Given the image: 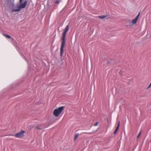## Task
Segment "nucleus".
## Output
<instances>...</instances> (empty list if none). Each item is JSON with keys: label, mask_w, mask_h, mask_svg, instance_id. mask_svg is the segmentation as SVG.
Masks as SVG:
<instances>
[{"label": "nucleus", "mask_w": 151, "mask_h": 151, "mask_svg": "<svg viewBox=\"0 0 151 151\" xmlns=\"http://www.w3.org/2000/svg\"><path fill=\"white\" fill-rule=\"evenodd\" d=\"M22 0H19V3L21 4L20 6H19L17 7V9H13L12 10V12H18L20 11L21 9L24 8L26 6L27 4V1H25L24 3L22 4Z\"/></svg>", "instance_id": "obj_1"}, {"label": "nucleus", "mask_w": 151, "mask_h": 151, "mask_svg": "<svg viewBox=\"0 0 151 151\" xmlns=\"http://www.w3.org/2000/svg\"><path fill=\"white\" fill-rule=\"evenodd\" d=\"M67 32L64 31L63 33V36L62 37V42L60 48V54L61 56H62L63 52V48L64 46V45L65 43V37L66 34Z\"/></svg>", "instance_id": "obj_2"}, {"label": "nucleus", "mask_w": 151, "mask_h": 151, "mask_svg": "<svg viewBox=\"0 0 151 151\" xmlns=\"http://www.w3.org/2000/svg\"><path fill=\"white\" fill-rule=\"evenodd\" d=\"M64 108V107L61 106L57 109H55L53 112L54 115L56 117L58 116L62 112Z\"/></svg>", "instance_id": "obj_3"}, {"label": "nucleus", "mask_w": 151, "mask_h": 151, "mask_svg": "<svg viewBox=\"0 0 151 151\" xmlns=\"http://www.w3.org/2000/svg\"><path fill=\"white\" fill-rule=\"evenodd\" d=\"M25 132L24 131L22 130L21 132L17 133L15 136L17 138H21L23 136Z\"/></svg>", "instance_id": "obj_4"}, {"label": "nucleus", "mask_w": 151, "mask_h": 151, "mask_svg": "<svg viewBox=\"0 0 151 151\" xmlns=\"http://www.w3.org/2000/svg\"><path fill=\"white\" fill-rule=\"evenodd\" d=\"M139 15H140V12H139V14L137 15V16L134 19L132 20V23L133 24H134L136 23V22L138 19V18L139 16Z\"/></svg>", "instance_id": "obj_5"}, {"label": "nucleus", "mask_w": 151, "mask_h": 151, "mask_svg": "<svg viewBox=\"0 0 151 151\" xmlns=\"http://www.w3.org/2000/svg\"><path fill=\"white\" fill-rule=\"evenodd\" d=\"M119 122L117 127H116V129L114 131V134H116V133L117 132V130L119 129Z\"/></svg>", "instance_id": "obj_6"}, {"label": "nucleus", "mask_w": 151, "mask_h": 151, "mask_svg": "<svg viewBox=\"0 0 151 151\" xmlns=\"http://www.w3.org/2000/svg\"><path fill=\"white\" fill-rule=\"evenodd\" d=\"M107 15H101L98 16V17L101 19H103L106 17Z\"/></svg>", "instance_id": "obj_7"}, {"label": "nucleus", "mask_w": 151, "mask_h": 151, "mask_svg": "<svg viewBox=\"0 0 151 151\" xmlns=\"http://www.w3.org/2000/svg\"><path fill=\"white\" fill-rule=\"evenodd\" d=\"M69 29V26L68 25H67L65 27L64 31L67 32Z\"/></svg>", "instance_id": "obj_8"}, {"label": "nucleus", "mask_w": 151, "mask_h": 151, "mask_svg": "<svg viewBox=\"0 0 151 151\" xmlns=\"http://www.w3.org/2000/svg\"><path fill=\"white\" fill-rule=\"evenodd\" d=\"M4 35L7 38L9 39H10L11 38V36L9 35H6V34H4Z\"/></svg>", "instance_id": "obj_9"}, {"label": "nucleus", "mask_w": 151, "mask_h": 151, "mask_svg": "<svg viewBox=\"0 0 151 151\" xmlns=\"http://www.w3.org/2000/svg\"><path fill=\"white\" fill-rule=\"evenodd\" d=\"M78 137V134H76L75 135L74 138V140H75Z\"/></svg>", "instance_id": "obj_10"}, {"label": "nucleus", "mask_w": 151, "mask_h": 151, "mask_svg": "<svg viewBox=\"0 0 151 151\" xmlns=\"http://www.w3.org/2000/svg\"><path fill=\"white\" fill-rule=\"evenodd\" d=\"M141 133H142V131H141H141H140L139 132V133L138 135L137 136V138H138L140 136V135L141 134Z\"/></svg>", "instance_id": "obj_11"}, {"label": "nucleus", "mask_w": 151, "mask_h": 151, "mask_svg": "<svg viewBox=\"0 0 151 151\" xmlns=\"http://www.w3.org/2000/svg\"><path fill=\"white\" fill-rule=\"evenodd\" d=\"M151 87V83H150L148 87H147V89H148L150 88V87Z\"/></svg>", "instance_id": "obj_12"}, {"label": "nucleus", "mask_w": 151, "mask_h": 151, "mask_svg": "<svg viewBox=\"0 0 151 151\" xmlns=\"http://www.w3.org/2000/svg\"><path fill=\"white\" fill-rule=\"evenodd\" d=\"M55 3H56V4H58L59 3H60V2L59 1H55Z\"/></svg>", "instance_id": "obj_13"}, {"label": "nucleus", "mask_w": 151, "mask_h": 151, "mask_svg": "<svg viewBox=\"0 0 151 151\" xmlns=\"http://www.w3.org/2000/svg\"><path fill=\"white\" fill-rule=\"evenodd\" d=\"M98 122H96V123L95 124L94 126H96L97 125V124H98Z\"/></svg>", "instance_id": "obj_14"}]
</instances>
